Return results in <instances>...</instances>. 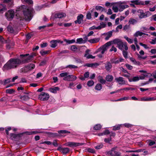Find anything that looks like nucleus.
I'll use <instances>...</instances> for the list:
<instances>
[{"mask_svg": "<svg viewBox=\"0 0 156 156\" xmlns=\"http://www.w3.org/2000/svg\"><path fill=\"white\" fill-rule=\"evenodd\" d=\"M16 11V16L20 20H25L29 21L32 19L33 10L27 8L25 5H23L17 8Z\"/></svg>", "mask_w": 156, "mask_h": 156, "instance_id": "obj_1", "label": "nucleus"}, {"mask_svg": "<svg viewBox=\"0 0 156 156\" xmlns=\"http://www.w3.org/2000/svg\"><path fill=\"white\" fill-rule=\"evenodd\" d=\"M22 62L18 58H12L9 60L4 66V70L16 68Z\"/></svg>", "mask_w": 156, "mask_h": 156, "instance_id": "obj_2", "label": "nucleus"}, {"mask_svg": "<svg viewBox=\"0 0 156 156\" xmlns=\"http://www.w3.org/2000/svg\"><path fill=\"white\" fill-rule=\"evenodd\" d=\"M110 46V43L109 42H107L104 45L101 46L96 51L95 53H98L100 52V53L98 55V56L100 58H102L105 52L106 51L108 48V46Z\"/></svg>", "mask_w": 156, "mask_h": 156, "instance_id": "obj_3", "label": "nucleus"}, {"mask_svg": "<svg viewBox=\"0 0 156 156\" xmlns=\"http://www.w3.org/2000/svg\"><path fill=\"white\" fill-rule=\"evenodd\" d=\"M128 2L126 1H119L116 2L112 3V4L113 5H116L119 8V11H122L124 9L126 8H128L129 6L126 4Z\"/></svg>", "mask_w": 156, "mask_h": 156, "instance_id": "obj_4", "label": "nucleus"}, {"mask_svg": "<svg viewBox=\"0 0 156 156\" xmlns=\"http://www.w3.org/2000/svg\"><path fill=\"white\" fill-rule=\"evenodd\" d=\"M137 12L138 15L140 19L147 17L151 15V13L150 12L147 11L144 12V11L141 9L138 10L137 11Z\"/></svg>", "mask_w": 156, "mask_h": 156, "instance_id": "obj_5", "label": "nucleus"}, {"mask_svg": "<svg viewBox=\"0 0 156 156\" xmlns=\"http://www.w3.org/2000/svg\"><path fill=\"white\" fill-rule=\"evenodd\" d=\"M115 81L119 85H122L126 84L127 82L124 80V78L122 77H116L115 79Z\"/></svg>", "mask_w": 156, "mask_h": 156, "instance_id": "obj_6", "label": "nucleus"}, {"mask_svg": "<svg viewBox=\"0 0 156 156\" xmlns=\"http://www.w3.org/2000/svg\"><path fill=\"white\" fill-rule=\"evenodd\" d=\"M5 16L8 20H10L14 17V12L12 10H9L5 13Z\"/></svg>", "mask_w": 156, "mask_h": 156, "instance_id": "obj_7", "label": "nucleus"}, {"mask_svg": "<svg viewBox=\"0 0 156 156\" xmlns=\"http://www.w3.org/2000/svg\"><path fill=\"white\" fill-rule=\"evenodd\" d=\"M107 154L108 156H121L120 153L116 151L114 148H112L111 151H108Z\"/></svg>", "mask_w": 156, "mask_h": 156, "instance_id": "obj_8", "label": "nucleus"}, {"mask_svg": "<svg viewBox=\"0 0 156 156\" xmlns=\"http://www.w3.org/2000/svg\"><path fill=\"white\" fill-rule=\"evenodd\" d=\"M49 97V95L48 93L42 92L39 96V98L41 100L45 101L48 100Z\"/></svg>", "mask_w": 156, "mask_h": 156, "instance_id": "obj_9", "label": "nucleus"}, {"mask_svg": "<svg viewBox=\"0 0 156 156\" xmlns=\"http://www.w3.org/2000/svg\"><path fill=\"white\" fill-rule=\"evenodd\" d=\"M63 43V41H61L59 40L51 41L50 42L51 47L52 48H54L57 45L58 43L62 44Z\"/></svg>", "mask_w": 156, "mask_h": 156, "instance_id": "obj_10", "label": "nucleus"}, {"mask_svg": "<svg viewBox=\"0 0 156 156\" xmlns=\"http://www.w3.org/2000/svg\"><path fill=\"white\" fill-rule=\"evenodd\" d=\"M76 77L74 75H69L66 77L64 78L63 80H64L73 81L76 80Z\"/></svg>", "mask_w": 156, "mask_h": 156, "instance_id": "obj_11", "label": "nucleus"}, {"mask_svg": "<svg viewBox=\"0 0 156 156\" xmlns=\"http://www.w3.org/2000/svg\"><path fill=\"white\" fill-rule=\"evenodd\" d=\"M83 145L82 143H77L74 142H68L66 144V145L70 147H77Z\"/></svg>", "mask_w": 156, "mask_h": 156, "instance_id": "obj_12", "label": "nucleus"}, {"mask_svg": "<svg viewBox=\"0 0 156 156\" xmlns=\"http://www.w3.org/2000/svg\"><path fill=\"white\" fill-rule=\"evenodd\" d=\"M108 42H110V46L112 44H116L118 47L120 44H122V40L119 39H115L113 41H109Z\"/></svg>", "mask_w": 156, "mask_h": 156, "instance_id": "obj_13", "label": "nucleus"}, {"mask_svg": "<svg viewBox=\"0 0 156 156\" xmlns=\"http://www.w3.org/2000/svg\"><path fill=\"white\" fill-rule=\"evenodd\" d=\"M122 43L118 47L121 50H124V49L127 50L128 49V47L126 43L122 42Z\"/></svg>", "mask_w": 156, "mask_h": 156, "instance_id": "obj_14", "label": "nucleus"}, {"mask_svg": "<svg viewBox=\"0 0 156 156\" xmlns=\"http://www.w3.org/2000/svg\"><path fill=\"white\" fill-rule=\"evenodd\" d=\"M83 16L82 14H80L77 17V20L75 21V23L80 24L83 21Z\"/></svg>", "mask_w": 156, "mask_h": 156, "instance_id": "obj_15", "label": "nucleus"}, {"mask_svg": "<svg viewBox=\"0 0 156 156\" xmlns=\"http://www.w3.org/2000/svg\"><path fill=\"white\" fill-rule=\"evenodd\" d=\"M66 16V14L64 13H58L55 14V17L56 18H62Z\"/></svg>", "mask_w": 156, "mask_h": 156, "instance_id": "obj_16", "label": "nucleus"}, {"mask_svg": "<svg viewBox=\"0 0 156 156\" xmlns=\"http://www.w3.org/2000/svg\"><path fill=\"white\" fill-rule=\"evenodd\" d=\"M130 2L133 3H134L135 5H144V2H143L140 1L139 0H135L131 1Z\"/></svg>", "mask_w": 156, "mask_h": 156, "instance_id": "obj_17", "label": "nucleus"}, {"mask_svg": "<svg viewBox=\"0 0 156 156\" xmlns=\"http://www.w3.org/2000/svg\"><path fill=\"white\" fill-rule=\"evenodd\" d=\"M140 80V78L138 76H133L132 78H130L129 79V81L130 82H136Z\"/></svg>", "mask_w": 156, "mask_h": 156, "instance_id": "obj_18", "label": "nucleus"}, {"mask_svg": "<svg viewBox=\"0 0 156 156\" xmlns=\"http://www.w3.org/2000/svg\"><path fill=\"white\" fill-rule=\"evenodd\" d=\"M59 150L63 154H66L69 151V149L68 147L60 148Z\"/></svg>", "mask_w": 156, "mask_h": 156, "instance_id": "obj_19", "label": "nucleus"}, {"mask_svg": "<svg viewBox=\"0 0 156 156\" xmlns=\"http://www.w3.org/2000/svg\"><path fill=\"white\" fill-rule=\"evenodd\" d=\"M6 9V5H5L4 3L0 4V13H3V11Z\"/></svg>", "mask_w": 156, "mask_h": 156, "instance_id": "obj_20", "label": "nucleus"}, {"mask_svg": "<svg viewBox=\"0 0 156 156\" xmlns=\"http://www.w3.org/2000/svg\"><path fill=\"white\" fill-rule=\"evenodd\" d=\"M112 67V66L110 62H107L105 64V68L107 71H109Z\"/></svg>", "mask_w": 156, "mask_h": 156, "instance_id": "obj_21", "label": "nucleus"}, {"mask_svg": "<svg viewBox=\"0 0 156 156\" xmlns=\"http://www.w3.org/2000/svg\"><path fill=\"white\" fill-rule=\"evenodd\" d=\"M98 81L101 84H105L106 82V80L103 79V78L101 76H98Z\"/></svg>", "mask_w": 156, "mask_h": 156, "instance_id": "obj_22", "label": "nucleus"}, {"mask_svg": "<svg viewBox=\"0 0 156 156\" xmlns=\"http://www.w3.org/2000/svg\"><path fill=\"white\" fill-rule=\"evenodd\" d=\"M106 80L108 82H112L113 80V76L110 75H107L105 78Z\"/></svg>", "mask_w": 156, "mask_h": 156, "instance_id": "obj_23", "label": "nucleus"}, {"mask_svg": "<svg viewBox=\"0 0 156 156\" xmlns=\"http://www.w3.org/2000/svg\"><path fill=\"white\" fill-rule=\"evenodd\" d=\"M100 40L99 38H95L92 39L88 40V41L92 44L96 43L98 42Z\"/></svg>", "mask_w": 156, "mask_h": 156, "instance_id": "obj_24", "label": "nucleus"}, {"mask_svg": "<svg viewBox=\"0 0 156 156\" xmlns=\"http://www.w3.org/2000/svg\"><path fill=\"white\" fill-rule=\"evenodd\" d=\"M112 33L111 31H109L108 33L105 34L106 36L105 38V39L106 40H108L109 39V38L111 37L112 36Z\"/></svg>", "mask_w": 156, "mask_h": 156, "instance_id": "obj_25", "label": "nucleus"}, {"mask_svg": "<svg viewBox=\"0 0 156 156\" xmlns=\"http://www.w3.org/2000/svg\"><path fill=\"white\" fill-rule=\"evenodd\" d=\"M95 9L98 11H100L101 12H103L105 10V9L104 8L100 5L96 6L95 7Z\"/></svg>", "mask_w": 156, "mask_h": 156, "instance_id": "obj_26", "label": "nucleus"}, {"mask_svg": "<svg viewBox=\"0 0 156 156\" xmlns=\"http://www.w3.org/2000/svg\"><path fill=\"white\" fill-rule=\"evenodd\" d=\"M59 90V88L58 87H55L54 88H52L50 89V91L51 92L55 93L57 91Z\"/></svg>", "mask_w": 156, "mask_h": 156, "instance_id": "obj_27", "label": "nucleus"}, {"mask_svg": "<svg viewBox=\"0 0 156 156\" xmlns=\"http://www.w3.org/2000/svg\"><path fill=\"white\" fill-rule=\"evenodd\" d=\"M112 63L118 64L119 63V59L117 58H114L110 60Z\"/></svg>", "mask_w": 156, "mask_h": 156, "instance_id": "obj_28", "label": "nucleus"}, {"mask_svg": "<svg viewBox=\"0 0 156 156\" xmlns=\"http://www.w3.org/2000/svg\"><path fill=\"white\" fill-rule=\"evenodd\" d=\"M30 98V97L27 95L21 96L20 97L21 99L23 101H26L28 100Z\"/></svg>", "mask_w": 156, "mask_h": 156, "instance_id": "obj_29", "label": "nucleus"}, {"mask_svg": "<svg viewBox=\"0 0 156 156\" xmlns=\"http://www.w3.org/2000/svg\"><path fill=\"white\" fill-rule=\"evenodd\" d=\"M29 71L27 66L21 68L20 70V72L24 73H26Z\"/></svg>", "mask_w": 156, "mask_h": 156, "instance_id": "obj_30", "label": "nucleus"}, {"mask_svg": "<svg viewBox=\"0 0 156 156\" xmlns=\"http://www.w3.org/2000/svg\"><path fill=\"white\" fill-rule=\"evenodd\" d=\"M130 59L131 62L134 64L137 65H140V62L138 61H136L134 58H130Z\"/></svg>", "mask_w": 156, "mask_h": 156, "instance_id": "obj_31", "label": "nucleus"}, {"mask_svg": "<svg viewBox=\"0 0 156 156\" xmlns=\"http://www.w3.org/2000/svg\"><path fill=\"white\" fill-rule=\"evenodd\" d=\"M98 65L97 63H87L85 64L84 66H87L88 67H93L94 66H97Z\"/></svg>", "mask_w": 156, "mask_h": 156, "instance_id": "obj_32", "label": "nucleus"}, {"mask_svg": "<svg viewBox=\"0 0 156 156\" xmlns=\"http://www.w3.org/2000/svg\"><path fill=\"white\" fill-rule=\"evenodd\" d=\"M4 3H8L9 7H11L13 4L12 0H4Z\"/></svg>", "mask_w": 156, "mask_h": 156, "instance_id": "obj_33", "label": "nucleus"}, {"mask_svg": "<svg viewBox=\"0 0 156 156\" xmlns=\"http://www.w3.org/2000/svg\"><path fill=\"white\" fill-rule=\"evenodd\" d=\"M144 33L141 32L140 31H137L134 34V36L136 37H138V36H141L145 34Z\"/></svg>", "mask_w": 156, "mask_h": 156, "instance_id": "obj_34", "label": "nucleus"}, {"mask_svg": "<svg viewBox=\"0 0 156 156\" xmlns=\"http://www.w3.org/2000/svg\"><path fill=\"white\" fill-rule=\"evenodd\" d=\"M102 86L101 84L100 83H98L96 85L95 89L98 90H100L102 89Z\"/></svg>", "mask_w": 156, "mask_h": 156, "instance_id": "obj_35", "label": "nucleus"}, {"mask_svg": "<svg viewBox=\"0 0 156 156\" xmlns=\"http://www.w3.org/2000/svg\"><path fill=\"white\" fill-rule=\"evenodd\" d=\"M64 41L68 44L73 43L75 42V40L74 39H72L71 40H69L66 39H64Z\"/></svg>", "mask_w": 156, "mask_h": 156, "instance_id": "obj_36", "label": "nucleus"}, {"mask_svg": "<svg viewBox=\"0 0 156 156\" xmlns=\"http://www.w3.org/2000/svg\"><path fill=\"white\" fill-rule=\"evenodd\" d=\"M137 22L136 20L133 19H130L129 21V23L131 24H134Z\"/></svg>", "mask_w": 156, "mask_h": 156, "instance_id": "obj_37", "label": "nucleus"}, {"mask_svg": "<svg viewBox=\"0 0 156 156\" xmlns=\"http://www.w3.org/2000/svg\"><path fill=\"white\" fill-rule=\"evenodd\" d=\"M0 42L3 44L7 43L8 41L7 40H5L2 36H0Z\"/></svg>", "mask_w": 156, "mask_h": 156, "instance_id": "obj_38", "label": "nucleus"}, {"mask_svg": "<svg viewBox=\"0 0 156 156\" xmlns=\"http://www.w3.org/2000/svg\"><path fill=\"white\" fill-rule=\"evenodd\" d=\"M27 66L29 71L34 69L35 67V65L34 64H30Z\"/></svg>", "mask_w": 156, "mask_h": 156, "instance_id": "obj_39", "label": "nucleus"}, {"mask_svg": "<svg viewBox=\"0 0 156 156\" xmlns=\"http://www.w3.org/2000/svg\"><path fill=\"white\" fill-rule=\"evenodd\" d=\"M101 125L98 124L96 125L94 127V129L95 130H98L101 129Z\"/></svg>", "mask_w": 156, "mask_h": 156, "instance_id": "obj_40", "label": "nucleus"}, {"mask_svg": "<svg viewBox=\"0 0 156 156\" xmlns=\"http://www.w3.org/2000/svg\"><path fill=\"white\" fill-rule=\"evenodd\" d=\"M112 9L115 12H117L119 11V8L117 5H113L112 7Z\"/></svg>", "mask_w": 156, "mask_h": 156, "instance_id": "obj_41", "label": "nucleus"}, {"mask_svg": "<svg viewBox=\"0 0 156 156\" xmlns=\"http://www.w3.org/2000/svg\"><path fill=\"white\" fill-rule=\"evenodd\" d=\"M122 125H118L114 126L113 130H119L120 129Z\"/></svg>", "mask_w": 156, "mask_h": 156, "instance_id": "obj_42", "label": "nucleus"}, {"mask_svg": "<svg viewBox=\"0 0 156 156\" xmlns=\"http://www.w3.org/2000/svg\"><path fill=\"white\" fill-rule=\"evenodd\" d=\"M68 72H65V73H61L59 75V76L60 77H66L67 76H68Z\"/></svg>", "mask_w": 156, "mask_h": 156, "instance_id": "obj_43", "label": "nucleus"}, {"mask_svg": "<svg viewBox=\"0 0 156 156\" xmlns=\"http://www.w3.org/2000/svg\"><path fill=\"white\" fill-rule=\"evenodd\" d=\"M142 75L147 77H150L152 76V74L151 73H147V72L145 73H144Z\"/></svg>", "mask_w": 156, "mask_h": 156, "instance_id": "obj_44", "label": "nucleus"}, {"mask_svg": "<svg viewBox=\"0 0 156 156\" xmlns=\"http://www.w3.org/2000/svg\"><path fill=\"white\" fill-rule=\"evenodd\" d=\"M84 57H86L87 58H95V56H94L91 55H89L87 54H86L84 55Z\"/></svg>", "mask_w": 156, "mask_h": 156, "instance_id": "obj_45", "label": "nucleus"}, {"mask_svg": "<svg viewBox=\"0 0 156 156\" xmlns=\"http://www.w3.org/2000/svg\"><path fill=\"white\" fill-rule=\"evenodd\" d=\"M7 30L9 32L11 33H12L14 32V30L13 28L10 26H9L7 27Z\"/></svg>", "mask_w": 156, "mask_h": 156, "instance_id": "obj_46", "label": "nucleus"}, {"mask_svg": "<svg viewBox=\"0 0 156 156\" xmlns=\"http://www.w3.org/2000/svg\"><path fill=\"white\" fill-rule=\"evenodd\" d=\"M124 38L130 44H131L133 42V40L127 37L126 36H124Z\"/></svg>", "mask_w": 156, "mask_h": 156, "instance_id": "obj_47", "label": "nucleus"}, {"mask_svg": "<svg viewBox=\"0 0 156 156\" xmlns=\"http://www.w3.org/2000/svg\"><path fill=\"white\" fill-rule=\"evenodd\" d=\"M58 133H62L63 134L67 133H70V132L67 130H60L58 131Z\"/></svg>", "mask_w": 156, "mask_h": 156, "instance_id": "obj_48", "label": "nucleus"}, {"mask_svg": "<svg viewBox=\"0 0 156 156\" xmlns=\"http://www.w3.org/2000/svg\"><path fill=\"white\" fill-rule=\"evenodd\" d=\"M129 99V98L128 97H125L123 98H122L118 99H117V101H123L125 100H127Z\"/></svg>", "mask_w": 156, "mask_h": 156, "instance_id": "obj_49", "label": "nucleus"}, {"mask_svg": "<svg viewBox=\"0 0 156 156\" xmlns=\"http://www.w3.org/2000/svg\"><path fill=\"white\" fill-rule=\"evenodd\" d=\"M94 29L100 30L101 29V27H100L98 26L97 27H96L95 26H94L90 27L89 28L90 30H93Z\"/></svg>", "mask_w": 156, "mask_h": 156, "instance_id": "obj_50", "label": "nucleus"}, {"mask_svg": "<svg viewBox=\"0 0 156 156\" xmlns=\"http://www.w3.org/2000/svg\"><path fill=\"white\" fill-rule=\"evenodd\" d=\"M94 82L93 80H89L87 82V85L89 87H91L94 84Z\"/></svg>", "mask_w": 156, "mask_h": 156, "instance_id": "obj_51", "label": "nucleus"}, {"mask_svg": "<svg viewBox=\"0 0 156 156\" xmlns=\"http://www.w3.org/2000/svg\"><path fill=\"white\" fill-rule=\"evenodd\" d=\"M49 51H43L42 50L40 52V53L42 55H45L47 54L48 53Z\"/></svg>", "mask_w": 156, "mask_h": 156, "instance_id": "obj_52", "label": "nucleus"}, {"mask_svg": "<svg viewBox=\"0 0 156 156\" xmlns=\"http://www.w3.org/2000/svg\"><path fill=\"white\" fill-rule=\"evenodd\" d=\"M10 136V138L12 140H14L17 137V136L16 134L13 133H11Z\"/></svg>", "mask_w": 156, "mask_h": 156, "instance_id": "obj_53", "label": "nucleus"}, {"mask_svg": "<svg viewBox=\"0 0 156 156\" xmlns=\"http://www.w3.org/2000/svg\"><path fill=\"white\" fill-rule=\"evenodd\" d=\"M77 67H78L77 66H76L74 65H68L66 67V68H69L70 69H71V68H74V69L77 68Z\"/></svg>", "mask_w": 156, "mask_h": 156, "instance_id": "obj_54", "label": "nucleus"}, {"mask_svg": "<svg viewBox=\"0 0 156 156\" xmlns=\"http://www.w3.org/2000/svg\"><path fill=\"white\" fill-rule=\"evenodd\" d=\"M149 145L150 146L153 145L155 144V142L154 141H152L151 140H148Z\"/></svg>", "mask_w": 156, "mask_h": 156, "instance_id": "obj_55", "label": "nucleus"}, {"mask_svg": "<svg viewBox=\"0 0 156 156\" xmlns=\"http://www.w3.org/2000/svg\"><path fill=\"white\" fill-rule=\"evenodd\" d=\"M117 51V49L116 48L114 47V46H113L110 49L109 51L110 52H112V51H114V52H116Z\"/></svg>", "mask_w": 156, "mask_h": 156, "instance_id": "obj_56", "label": "nucleus"}, {"mask_svg": "<svg viewBox=\"0 0 156 156\" xmlns=\"http://www.w3.org/2000/svg\"><path fill=\"white\" fill-rule=\"evenodd\" d=\"M94 32L93 31H90L87 34V36H86L84 38V39L85 40H87V37L90 36L92 35L93 34Z\"/></svg>", "mask_w": 156, "mask_h": 156, "instance_id": "obj_57", "label": "nucleus"}, {"mask_svg": "<svg viewBox=\"0 0 156 156\" xmlns=\"http://www.w3.org/2000/svg\"><path fill=\"white\" fill-rule=\"evenodd\" d=\"M14 92V90L13 89H8L6 90V92L9 94H12Z\"/></svg>", "mask_w": 156, "mask_h": 156, "instance_id": "obj_58", "label": "nucleus"}, {"mask_svg": "<svg viewBox=\"0 0 156 156\" xmlns=\"http://www.w3.org/2000/svg\"><path fill=\"white\" fill-rule=\"evenodd\" d=\"M83 40L82 38H78L76 40V43L81 44L83 42Z\"/></svg>", "mask_w": 156, "mask_h": 156, "instance_id": "obj_59", "label": "nucleus"}, {"mask_svg": "<svg viewBox=\"0 0 156 156\" xmlns=\"http://www.w3.org/2000/svg\"><path fill=\"white\" fill-rule=\"evenodd\" d=\"M43 132V131H41L40 130H37V131H33L31 133V134H36L37 133H42Z\"/></svg>", "mask_w": 156, "mask_h": 156, "instance_id": "obj_60", "label": "nucleus"}, {"mask_svg": "<svg viewBox=\"0 0 156 156\" xmlns=\"http://www.w3.org/2000/svg\"><path fill=\"white\" fill-rule=\"evenodd\" d=\"M71 49L73 51H75L77 49V48L76 45H72L71 47Z\"/></svg>", "mask_w": 156, "mask_h": 156, "instance_id": "obj_61", "label": "nucleus"}, {"mask_svg": "<svg viewBox=\"0 0 156 156\" xmlns=\"http://www.w3.org/2000/svg\"><path fill=\"white\" fill-rule=\"evenodd\" d=\"M126 67L129 70H131L133 69V66L128 64H126L125 65Z\"/></svg>", "mask_w": 156, "mask_h": 156, "instance_id": "obj_62", "label": "nucleus"}, {"mask_svg": "<svg viewBox=\"0 0 156 156\" xmlns=\"http://www.w3.org/2000/svg\"><path fill=\"white\" fill-rule=\"evenodd\" d=\"M122 53L124 57L125 58H127V52L126 51H125L124 50H123Z\"/></svg>", "mask_w": 156, "mask_h": 156, "instance_id": "obj_63", "label": "nucleus"}, {"mask_svg": "<svg viewBox=\"0 0 156 156\" xmlns=\"http://www.w3.org/2000/svg\"><path fill=\"white\" fill-rule=\"evenodd\" d=\"M150 43L151 44H156V37L154 39H152L151 41H150Z\"/></svg>", "mask_w": 156, "mask_h": 156, "instance_id": "obj_64", "label": "nucleus"}]
</instances>
